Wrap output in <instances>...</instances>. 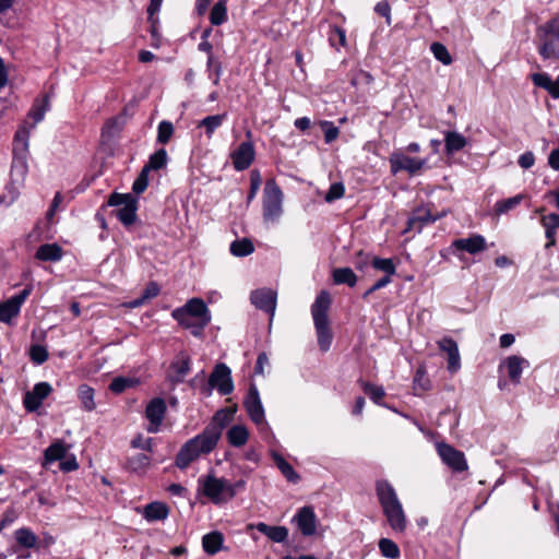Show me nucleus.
<instances>
[{
	"mask_svg": "<svg viewBox=\"0 0 559 559\" xmlns=\"http://www.w3.org/2000/svg\"><path fill=\"white\" fill-rule=\"evenodd\" d=\"M376 493L390 527L396 533H404L407 519L393 486L388 480H378Z\"/></svg>",
	"mask_w": 559,
	"mask_h": 559,
	"instance_id": "1",
	"label": "nucleus"
},
{
	"mask_svg": "<svg viewBox=\"0 0 559 559\" xmlns=\"http://www.w3.org/2000/svg\"><path fill=\"white\" fill-rule=\"evenodd\" d=\"M171 317L199 337L209 322L207 305L201 298H191L182 307L173 310Z\"/></svg>",
	"mask_w": 559,
	"mask_h": 559,
	"instance_id": "2",
	"label": "nucleus"
},
{
	"mask_svg": "<svg viewBox=\"0 0 559 559\" xmlns=\"http://www.w3.org/2000/svg\"><path fill=\"white\" fill-rule=\"evenodd\" d=\"M284 194L274 179L265 182L262 198V217L265 224H277L284 213Z\"/></svg>",
	"mask_w": 559,
	"mask_h": 559,
	"instance_id": "3",
	"label": "nucleus"
},
{
	"mask_svg": "<svg viewBox=\"0 0 559 559\" xmlns=\"http://www.w3.org/2000/svg\"><path fill=\"white\" fill-rule=\"evenodd\" d=\"M210 453V430L206 427L203 432L188 440L179 450L175 465L180 468H187L201 454Z\"/></svg>",
	"mask_w": 559,
	"mask_h": 559,
	"instance_id": "4",
	"label": "nucleus"
},
{
	"mask_svg": "<svg viewBox=\"0 0 559 559\" xmlns=\"http://www.w3.org/2000/svg\"><path fill=\"white\" fill-rule=\"evenodd\" d=\"M107 205L118 207L115 214L124 226L128 227L135 222L138 201L130 193H111L107 201Z\"/></svg>",
	"mask_w": 559,
	"mask_h": 559,
	"instance_id": "5",
	"label": "nucleus"
},
{
	"mask_svg": "<svg viewBox=\"0 0 559 559\" xmlns=\"http://www.w3.org/2000/svg\"><path fill=\"white\" fill-rule=\"evenodd\" d=\"M243 487V480H238L231 484L224 478L212 477V503L219 504L227 502Z\"/></svg>",
	"mask_w": 559,
	"mask_h": 559,
	"instance_id": "6",
	"label": "nucleus"
},
{
	"mask_svg": "<svg viewBox=\"0 0 559 559\" xmlns=\"http://www.w3.org/2000/svg\"><path fill=\"white\" fill-rule=\"evenodd\" d=\"M437 452L441 457V461L453 472L461 473L468 468L464 453L456 450L454 447L440 442L437 443Z\"/></svg>",
	"mask_w": 559,
	"mask_h": 559,
	"instance_id": "7",
	"label": "nucleus"
},
{
	"mask_svg": "<svg viewBox=\"0 0 559 559\" xmlns=\"http://www.w3.org/2000/svg\"><path fill=\"white\" fill-rule=\"evenodd\" d=\"M217 390L222 395H229L234 392L235 385L230 368L223 362H218L212 370V390Z\"/></svg>",
	"mask_w": 559,
	"mask_h": 559,
	"instance_id": "8",
	"label": "nucleus"
},
{
	"mask_svg": "<svg viewBox=\"0 0 559 559\" xmlns=\"http://www.w3.org/2000/svg\"><path fill=\"white\" fill-rule=\"evenodd\" d=\"M448 214L447 211H442L437 214H432L429 206H418L412 213V215L407 219V227L404 233H408L413 229H417V231H421L423 227L432 224L436 221L444 217Z\"/></svg>",
	"mask_w": 559,
	"mask_h": 559,
	"instance_id": "9",
	"label": "nucleus"
},
{
	"mask_svg": "<svg viewBox=\"0 0 559 559\" xmlns=\"http://www.w3.org/2000/svg\"><path fill=\"white\" fill-rule=\"evenodd\" d=\"M292 522L296 524L297 528L305 537H310L317 532V515L313 508L310 506L300 508L294 515Z\"/></svg>",
	"mask_w": 559,
	"mask_h": 559,
	"instance_id": "10",
	"label": "nucleus"
},
{
	"mask_svg": "<svg viewBox=\"0 0 559 559\" xmlns=\"http://www.w3.org/2000/svg\"><path fill=\"white\" fill-rule=\"evenodd\" d=\"M52 388L48 382H38L32 391H27L23 397V404L27 412H36L43 404V401L49 396Z\"/></svg>",
	"mask_w": 559,
	"mask_h": 559,
	"instance_id": "11",
	"label": "nucleus"
},
{
	"mask_svg": "<svg viewBox=\"0 0 559 559\" xmlns=\"http://www.w3.org/2000/svg\"><path fill=\"white\" fill-rule=\"evenodd\" d=\"M243 406L253 423L259 425L264 421V408L259 391L254 384L250 385L248 394L243 401Z\"/></svg>",
	"mask_w": 559,
	"mask_h": 559,
	"instance_id": "12",
	"label": "nucleus"
},
{
	"mask_svg": "<svg viewBox=\"0 0 559 559\" xmlns=\"http://www.w3.org/2000/svg\"><path fill=\"white\" fill-rule=\"evenodd\" d=\"M391 170L396 174L402 170L408 171L411 175L418 173L426 164L425 159L409 157L402 153H394L390 157Z\"/></svg>",
	"mask_w": 559,
	"mask_h": 559,
	"instance_id": "13",
	"label": "nucleus"
},
{
	"mask_svg": "<svg viewBox=\"0 0 559 559\" xmlns=\"http://www.w3.org/2000/svg\"><path fill=\"white\" fill-rule=\"evenodd\" d=\"M166 409V403L160 397H155L147 404L145 416L150 421L147 426L148 432L155 433L159 430V426L164 419Z\"/></svg>",
	"mask_w": 559,
	"mask_h": 559,
	"instance_id": "14",
	"label": "nucleus"
},
{
	"mask_svg": "<svg viewBox=\"0 0 559 559\" xmlns=\"http://www.w3.org/2000/svg\"><path fill=\"white\" fill-rule=\"evenodd\" d=\"M251 302L260 310L270 314L273 319L276 308V293L270 288H261L253 290L250 296Z\"/></svg>",
	"mask_w": 559,
	"mask_h": 559,
	"instance_id": "15",
	"label": "nucleus"
},
{
	"mask_svg": "<svg viewBox=\"0 0 559 559\" xmlns=\"http://www.w3.org/2000/svg\"><path fill=\"white\" fill-rule=\"evenodd\" d=\"M231 159L236 170H245L249 168L254 159L253 144L249 141L241 142L231 153Z\"/></svg>",
	"mask_w": 559,
	"mask_h": 559,
	"instance_id": "16",
	"label": "nucleus"
},
{
	"mask_svg": "<svg viewBox=\"0 0 559 559\" xmlns=\"http://www.w3.org/2000/svg\"><path fill=\"white\" fill-rule=\"evenodd\" d=\"M71 449V445L66 443L62 439L55 440L45 451H44V461L41 463V466L44 468H47L50 464L62 461L69 450Z\"/></svg>",
	"mask_w": 559,
	"mask_h": 559,
	"instance_id": "17",
	"label": "nucleus"
},
{
	"mask_svg": "<svg viewBox=\"0 0 559 559\" xmlns=\"http://www.w3.org/2000/svg\"><path fill=\"white\" fill-rule=\"evenodd\" d=\"M439 348L448 354V370L456 372L461 368V357L457 343L451 337H443L438 342Z\"/></svg>",
	"mask_w": 559,
	"mask_h": 559,
	"instance_id": "18",
	"label": "nucleus"
},
{
	"mask_svg": "<svg viewBox=\"0 0 559 559\" xmlns=\"http://www.w3.org/2000/svg\"><path fill=\"white\" fill-rule=\"evenodd\" d=\"M331 295L326 290H321L311 306L313 323L329 322L328 311L331 306Z\"/></svg>",
	"mask_w": 559,
	"mask_h": 559,
	"instance_id": "19",
	"label": "nucleus"
},
{
	"mask_svg": "<svg viewBox=\"0 0 559 559\" xmlns=\"http://www.w3.org/2000/svg\"><path fill=\"white\" fill-rule=\"evenodd\" d=\"M503 366L507 369L510 381L514 384H519L522 371L524 368L530 367V362L523 357L512 355L503 360L500 368Z\"/></svg>",
	"mask_w": 559,
	"mask_h": 559,
	"instance_id": "20",
	"label": "nucleus"
},
{
	"mask_svg": "<svg viewBox=\"0 0 559 559\" xmlns=\"http://www.w3.org/2000/svg\"><path fill=\"white\" fill-rule=\"evenodd\" d=\"M124 126V119L122 117H114L108 119L102 128V143L109 144L116 138L119 136Z\"/></svg>",
	"mask_w": 559,
	"mask_h": 559,
	"instance_id": "21",
	"label": "nucleus"
},
{
	"mask_svg": "<svg viewBox=\"0 0 559 559\" xmlns=\"http://www.w3.org/2000/svg\"><path fill=\"white\" fill-rule=\"evenodd\" d=\"M453 246L457 250L466 251L471 254H476L478 252H481L486 249V240L480 235H474L468 238H461L456 239L453 242Z\"/></svg>",
	"mask_w": 559,
	"mask_h": 559,
	"instance_id": "22",
	"label": "nucleus"
},
{
	"mask_svg": "<svg viewBox=\"0 0 559 559\" xmlns=\"http://www.w3.org/2000/svg\"><path fill=\"white\" fill-rule=\"evenodd\" d=\"M169 514L168 507L159 501H154L146 504L143 509L142 515L147 522L163 521Z\"/></svg>",
	"mask_w": 559,
	"mask_h": 559,
	"instance_id": "23",
	"label": "nucleus"
},
{
	"mask_svg": "<svg viewBox=\"0 0 559 559\" xmlns=\"http://www.w3.org/2000/svg\"><path fill=\"white\" fill-rule=\"evenodd\" d=\"M255 528L274 543H283L288 537V528L285 526H271L260 522L255 524Z\"/></svg>",
	"mask_w": 559,
	"mask_h": 559,
	"instance_id": "24",
	"label": "nucleus"
},
{
	"mask_svg": "<svg viewBox=\"0 0 559 559\" xmlns=\"http://www.w3.org/2000/svg\"><path fill=\"white\" fill-rule=\"evenodd\" d=\"M35 257L40 261L57 262L62 258V248L58 243H45L39 246Z\"/></svg>",
	"mask_w": 559,
	"mask_h": 559,
	"instance_id": "25",
	"label": "nucleus"
},
{
	"mask_svg": "<svg viewBox=\"0 0 559 559\" xmlns=\"http://www.w3.org/2000/svg\"><path fill=\"white\" fill-rule=\"evenodd\" d=\"M467 141L464 135L456 131H448L444 135L447 154H453L465 147Z\"/></svg>",
	"mask_w": 559,
	"mask_h": 559,
	"instance_id": "26",
	"label": "nucleus"
},
{
	"mask_svg": "<svg viewBox=\"0 0 559 559\" xmlns=\"http://www.w3.org/2000/svg\"><path fill=\"white\" fill-rule=\"evenodd\" d=\"M272 459L288 481L295 484L300 479L299 474L295 472L293 466L281 454L272 452Z\"/></svg>",
	"mask_w": 559,
	"mask_h": 559,
	"instance_id": "27",
	"label": "nucleus"
},
{
	"mask_svg": "<svg viewBox=\"0 0 559 559\" xmlns=\"http://www.w3.org/2000/svg\"><path fill=\"white\" fill-rule=\"evenodd\" d=\"M314 328L318 336V345L322 352H328L332 343V333L329 322H317Z\"/></svg>",
	"mask_w": 559,
	"mask_h": 559,
	"instance_id": "28",
	"label": "nucleus"
},
{
	"mask_svg": "<svg viewBox=\"0 0 559 559\" xmlns=\"http://www.w3.org/2000/svg\"><path fill=\"white\" fill-rule=\"evenodd\" d=\"M151 465V457L144 453H136L127 459L124 467L134 473H144Z\"/></svg>",
	"mask_w": 559,
	"mask_h": 559,
	"instance_id": "29",
	"label": "nucleus"
},
{
	"mask_svg": "<svg viewBox=\"0 0 559 559\" xmlns=\"http://www.w3.org/2000/svg\"><path fill=\"white\" fill-rule=\"evenodd\" d=\"M78 396L84 411L92 412L96 408L95 391L90 385L81 384L78 388Z\"/></svg>",
	"mask_w": 559,
	"mask_h": 559,
	"instance_id": "30",
	"label": "nucleus"
},
{
	"mask_svg": "<svg viewBox=\"0 0 559 559\" xmlns=\"http://www.w3.org/2000/svg\"><path fill=\"white\" fill-rule=\"evenodd\" d=\"M248 429L242 425H235L227 431V440L233 447H242L248 441Z\"/></svg>",
	"mask_w": 559,
	"mask_h": 559,
	"instance_id": "31",
	"label": "nucleus"
},
{
	"mask_svg": "<svg viewBox=\"0 0 559 559\" xmlns=\"http://www.w3.org/2000/svg\"><path fill=\"white\" fill-rule=\"evenodd\" d=\"M333 281L337 285L346 284L354 287L357 283V276L350 267H338L333 271Z\"/></svg>",
	"mask_w": 559,
	"mask_h": 559,
	"instance_id": "32",
	"label": "nucleus"
},
{
	"mask_svg": "<svg viewBox=\"0 0 559 559\" xmlns=\"http://www.w3.org/2000/svg\"><path fill=\"white\" fill-rule=\"evenodd\" d=\"M16 543L23 548H33L37 544V536L27 527L14 532Z\"/></svg>",
	"mask_w": 559,
	"mask_h": 559,
	"instance_id": "33",
	"label": "nucleus"
},
{
	"mask_svg": "<svg viewBox=\"0 0 559 559\" xmlns=\"http://www.w3.org/2000/svg\"><path fill=\"white\" fill-rule=\"evenodd\" d=\"M542 226L545 228V236L547 238L546 249L556 245L557 229L559 228L555 221L550 219V214L544 215L540 219Z\"/></svg>",
	"mask_w": 559,
	"mask_h": 559,
	"instance_id": "34",
	"label": "nucleus"
},
{
	"mask_svg": "<svg viewBox=\"0 0 559 559\" xmlns=\"http://www.w3.org/2000/svg\"><path fill=\"white\" fill-rule=\"evenodd\" d=\"M524 198V194H516L512 198L497 201L495 204V213L497 215H502L512 211L523 201Z\"/></svg>",
	"mask_w": 559,
	"mask_h": 559,
	"instance_id": "35",
	"label": "nucleus"
},
{
	"mask_svg": "<svg viewBox=\"0 0 559 559\" xmlns=\"http://www.w3.org/2000/svg\"><path fill=\"white\" fill-rule=\"evenodd\" d=\"M254 251V246L249 238L235 240L230 243V252L235 257H247Z\"/></svg>",
	"mask_w": 559,
	"mask_h": 559,
	"instance_id": "36",
	"label": "nucleus"
},
{
	"mask_svg": "<svg viewBox=\"0 0 559 559\" xmlns=\"http://www.w3.org/2000/svg\"><path fill=\"white\" fill-rule=\"evenodd\" d=\"M167 164V152L165 148L157 150L154 154L150 156L147 164L144 165V169L151 170H159L164 168Z\"/></svg>",
	"mask_w": 559,
	"mask_h": 559,
	"instance_id": "37",
	"label": "nucleus"
},
{
	"mask_svg": "<svg viewBox=\"0 0 559 559\" xmlns=\"http://www.w3.org/2000/svg\"><path fill=\"white\" fill-rule=\"evenodd\" d=\"M379 549L383 557L389 559H399L401 556L400 548L395 542L390 538H381L379 540Z\"/></svg>",
	"mask_w": 559,
	"mask_h": 559,
	"instance_id": "38",
	"label": "nucleus"
},
{
	"mask_svg": "<svg viewBox=\"0 0 559 559\" xmlns=\"http://www.w3.org/2000/svg\"><path fill=\"white\" fill-rule=\"evenodd\" d=\"M538 52L544 59L559 58V41L543 37Z\"/></svg>",
	"mask_w": 559,
	"mask_h": 559,
	"instance_id": "39",
	"label": "nucleus"
},
{
	"mask_svg": "<svg viewBox=\"0 0 559 559\" xmlns=\"http://www.w3.org/2000/svg\"><path fill=\"white\" fill-rule=\"evenodd\" d=\"M430 380L426 374L424 367H419L414 377V390L416 394H421L430 389Z\"/></svg>",
	"mask_w": 559,
	"mask_h": 559,
	"instance_id": "40",
	"label": "nucleus"
},
{
	"mask_svg": "<svg viewBox=\"0 0 559 559\" xmlns=\"http://www.w3.org/2000/svg\"><path fill=\"white\" fill-rule=\"evenodd\" d=\"M544 38L559 41V17H554L539 27Z\"/></svg>",
	"mask_w": 559,
	"mask_h": 559,
	"instance_id": "41",
	"label": "nucleus"
},
{
	"mask_svg": "<svg viewBox=\"0 0 559 559\" xmlns=\"http://www.w3.org/2000/svg\"><path fill=\"white\" fill-rule=\"evenodd\" d=\"M227 20V7L224 0L217 1L212 7V25H221Z\"/></svg>",
	"mask_w": 559,
	"mask_h": 559,
	"instance_id": "42",
	"label": "nucleus"
},
{
	"mask_svg": "<svg viewBox=\"0 0 559 559\" xmlns=\"http://www.w3.org/2000/svg\"><path fill=\"white\" fill-rule=\"evenodd\" d=\"M362 389L373 403L382 405L381 401L385 395L382 386L373 385L369 382H362Z\"/></svg>",
	"mask_w": 559,
	"mask_h": 559,
	"instance_id": "43",
	"label": "nucleus"
},
{
	"mask_svg": "<svg viewBox=\"0 0 559 559\" xmlns=\"http://www.w3.org/2000/svg\"><path fill=\"white\" fill-rule=\"evenodd\" d=\"M174 134V126L170 121L163 120L159 122L157 128V142L166 144Z\"/></svg>",
	"mask_w": 559,
	"mask_h": 559,
	"instance_id": "44",
	"label": "nucleus"
},
{
	"mask_svg": "<svg viewBox=\"0 0 559 559\" xmlns=\"http://www.w3.org/2000/svg\"><path fill=\"white\" fill-rule=\"evenodd\" d=\"M372 266L376 270L384 272L385 273L384 276H389L390 278L396 272L395 264L393 263V261L391 259L373 258Z\"/></svg>",
	"mask_w": 559,
	"mask_h": 559,
	"instance_id": "45",
	"label": "nucleus"
},
{
	"mask_svg": "<svg viewBox=\"0 0 559 559\" xmlns=\"http://www.w3.org/2000/svg\"><path fill=\"white\" fill-rule=\"evenodd\" d=\"M20 311L13 306V304L8 299L4 302H0V321L4 323H10L13 318H15Z\"/></svg>",
	"mask_w": 559,
	"mask_h": 559,
	"instance_id": "46",
	"label": "nucleus"
},
{
	"mask_svg": "<svg viewBox=\"0 0 559 559\" xmlns=\"http://www.w3.org/2000/svg\"><path fill=\"white\" fill-rule=\"evenodd\" d=\"M48 350L45 346L33 344L29 347V357L35 365H43L48 359Z\"/></svg>",
	"mask_w": 559,
	"mask_h": 559,
	"instance_id": "47",
	"label": "nucleus"
},
{
	"mask_svg": "<svg viewBox=\"0 0 559 559\" xmlns=\"http://www.w3.org/2000/svg\"><path fill=\"white\" fill-rule=\"evenodd\" d=\"M31 130L32 128L28 127V122L25 121L15 133L14 142L16 145L21 146L22 150H27L28 147Z\"/></svg>",
	"mask_w": 559,
	"mask_h": 559,
	"instance_id": "48",
	"label": "nucleus"
},
{
	"mask_svg": "<svg viewBox=\"0 0 559 559\" xmlns=\"http://www.w3.org/2000/svg\"><path fill=\"white\" fill-rule=\"evenodd\" d=\"M134 384L135 381L131 378L117 377L110 382L109 390L116 394H120L126 389L131 388Z\"/></svg>",
	"mask_w": 559,
	"mask_h": 559,
	"instance_id": "49",
	"label": "nucleus"
},
{
	"mask_svg": "<svg viewBox=\"0 0 559 559\" xmlns=\"http://www.w3.org/2000/svg\"><path fill=\"white\" fill-rule=\"evenodd\" d=\"M262 183V178L259 170L253 169L250 173V190L247 197V202L250 203L257 195L260 186Z\"/></svg>",
	"mask_w": 559,
	"mask_h": 559,
	"instance_id": "50",
	"label": "nucleus"
},
{
	"mask_svg": "<svg viewBox=\"0 0 559 559\" xmlns=\"http://www.w3.org/2000/svg\"><path fill=\"white\" fill-rule=\"evenodd\" d=\"M430 48L435 58L443 64H450L452 62V58L444 45L433 43Z\"/></svg>",
	"mask_w": 559,
	"mask_h": 559,
	"instance_id": "51",
	"label": "nucleus"
},
{
	"mask_svg": "<svg viewBox=\"0 0 559 559\" xmlns=\"http://www.w3.org/2000/svg\"><path fill=\"white\" fill-rule=\"evenodd\" d=\"M344 193H345L344 185L342 182H334L331 185L330 189L328 190V192L324 197V200L328 203H332L335 200L343 198Z\"/></svg>",
	"mask_w": 559,
	"mask_h": 559,
	"instance_id": "52",
	"label": "nucleus"
},
{
	"mask_svg": "<svg viewBox=\"0 0 559 559\" xmlns=\"http://www.w3.org/2000/svg\"><path fill=\"white\" fill-rule=\"evenodd\" d=\"M171 368L175 370L176 372V380L177 381H182V379L186 377V374L189 372L190 370V367H189V358L187 357H182L180 359H178L177 361H175L173 365H171Z\"/></svg>",
	"mask_w": 559,
	"mask_h": 559,
	"instance_id": "53",
	"label": "nucleus"
},
{
	"mask_svg": "<svg viewBox=\"0 0 559 559\" xmlns=\"http://www.w3.org/2000/svg\"><path fill=\"white\" fill-rule=\"evenodd\" d=\"M147 186H148V171H147V169L142 168L140 175L133 182L132 190L136 194H140L145 191Z\"/></svg>",
	"mask_w": 559,
	"mask_h": 559,
	"instance_id": "54",
	"label": "nucleus"
},
{
	"mask_svg": "<svg viewBox=\"0 0 559 559\" xmlns=\"http://www.w3.org/2000/svg\"><path fill=\"white\" fill-rule=\"evenodd\" d=\"M46 110H47L46 104L34 105L28 114V117H31L33 119V122L28 123V127L34 129L35 126L44 119Z\"/></svg>",
	"mask_w": 559,
	"mask_h": 559,
	"instance_id": "55",
	"label": "nucleus"
},
{
	"mask_svg": "<svg viewBox=\"0 0 559 559\" xmlns=\"http://www.w3.org/2000/svg\"><path fill=\"white\" fill-rule=\"evenodd\" d=\"M198 499L202 504H206L210 500V474L202 477L201 486L198 490Z\"/></svg>",
	"mask_w": 559,
	"mask_h": 559,
	"instance_id": "56",
	"label": "nucleus"
},
{
	"mask_svg": "<svg viewBox=\"0 0 559 559\" xmlns=\"http://www.w3.org/2000/svg\"><path fill=\"white\" fill-rule=\"evenodd\" d=\"M322 128L324 130V140L326 143H332L334 140L337 139L340 134V130L337 127L333 124L331 121H323Z\"/></svg>",
	"mask_w": 559,
	"mask_h": 559,
	"instance_id": "57",
	"label": "nucleus"
},
{
	"mask_svg": "<svg viewBox=\"0 0 559 559\" xmlns=\"http://www.w3.org/2000/svg\"><path fill=\"white\" fill-rule=\"evenodd\" d=\"M221 550H227L224 546V536L218 531H212V556Z\"/></svg>",
	"mask_w": 559,
	"mask_h": 559,
	"instance_id": "58",
	"label": "nucleus"
},
{
	"mask_svg": "<svg viewBox=\"0 0 559 559\" xmlns=\"http://www.w3.org/2000/svg\"><path fill=\"white\" fill-rule=\"evenodd\" d=\"M532 81L536 86L548 91L552 80L547 73H534Z\"/></svg>",
	"mask_w": 559,
	"mask_h": 559,
	"instance_id": "59",
	"label": "nucleus"
},
{
	"mask_svg": "<svg viewBox=\"0 0 559 559\" xmlns=\"http://www.w3.org/2000/svg\"><path fill=\"white\" fill-rule=\"evenodd\" d=\"M59 468L64 472V473H69V472H73V471H76L79 468V463L75 459L74 455H67L59 464Z\"/></svg>",
	"mask_w": 559,
	"mask_h": 559,
	"instance_id": "60",
	"label": "nucleus"
},
{
	"mask_svg": "<svg viewBox=\"0 0 559 559\" xmlns=\"http://www.w3.org/2000/svg\"><path fill=\"white\" fill-rule=\"evenodd\" d=\"M148 23L151 24V27H150V33L152 36L151 45L154 48H158L160 46V35L158 33V19L153 17V21H148Z\"/></svg>",
	"mask_w": 559,
	"mask_h": 559,
	"instance_id": "61",
	"label": "nucleus"
},
{
	"mask_svg": "<svg viewBox=\"0 0 559 559\" xmlns=\"http://www.w3.org/2000/svg\"><path fill=\"white\" fill-rule=\"evenodd\" d=\"M131 445H132V448L143 449V450L152 452L153 451V439L152 438L143 439L141 436H138L136 438H134L132 440Z\"/></svg>",
	"mask_w": 559,
	"mask_h": 559,
	"instance_id": "62",
	"label": "nucleus"
},
{
	"mask_svg": "<svg viewBox=\"0 0 559 559\" xmlns=\"http://www.w3.org/2000/svg\"><path fill=\"white\" fill-rule=\"evenodd\" d=\"M159 292H160V289H159L158 284L155 282H150L146 285L145 289L143 290L142 296L147 301V300L158 296Z\"/></svg>",
	"mask_w": 559,
	"mask_h": 559,
	"instance_id": "63",
	"label": "nucleus"
},
{
	"mask_svg": "<svg viewBox=\"0 0 559 559\" xmlns=\"http://www.w3.org/2000/svg\"><path fill=\"white\" fill-rule=\"evenodd\" d=\"M31 294V289L29 288H24L23 290H21L17 295H14L12 296L11 298H9V300L13 304V306H15V308L20 311L21 309V306L23 305V302L26 300V298L28 297V295Z\"/></svg>",
	"mask_w": 559,
	"mask_h": 559,
	"instance_id": "64",
	"label": "nucleus"
}]
</instances>
